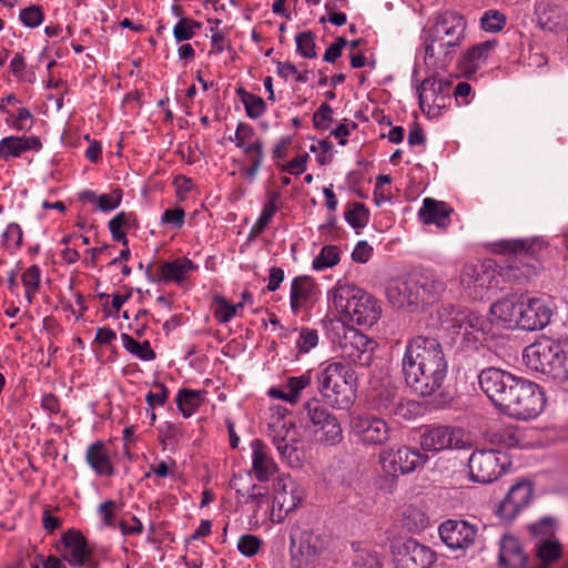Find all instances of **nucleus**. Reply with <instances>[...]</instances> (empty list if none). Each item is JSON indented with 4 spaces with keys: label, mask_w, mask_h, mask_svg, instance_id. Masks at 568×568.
Returning <instances> with one entry per match:
<instances>
[{
    "label": "nucleus",
    "mask_w": 568,
    "mask_h": 568,
    "mask_svg": "<svg viewBox=\"0 0 568 568\" xmlns=\"http://www.w3.org/2000/svg\"><path fill=\"white\" fill-rule=\"evenodd\" d=\"M452 213L453 209L447 203L425 197L418 217L426 225L435 224L439 229H446L450 224Z\"/></svg>",
    "instance_id": "obj_31"
},
{
    "label": "nucleus",
    "mask_w": 568,
    "mask_h": 568,
    "mask_svg": "<svg viewBox=\"0 0 568 568\" xmlns=\"http://www.w3.org/2000/svg\"><path fill=\"white\" fill-rule=\"evenodd\" d=\"M428 462L427 454L408 446L384 448L378 454V463L386 476L410 474Z\"/></svg>",
    "instance_id": "obj_10"
},
{
    "label": "nucleus",
    "mask_w": 568,
    "mask_h": 568,
    "mask_svg": "<svg viewBox=\"0 0 568 568\" xmlns=\"http://www.w3.org/2000/svg\"><path fill=\"white\" fill-rule=\"evenodd\" d=\"M331 334L337 343L342 357L359 366L372 363L376 342L342 321L332 322Z\"/></svg>",
    "instance_id": "obj_7"
},
{
    "label": "nucleus",
    "mask_w": 568,
    "mask_h": 568,
    "mask_svg": "<svg viewBox=\"0 0 568 568\" xmlns=\"http://www.w3.org/2000/svg\"><path fill=\"white\" fill-rule=\"evenodd\" d=\"M333 307L359 326L371 327L382 316L379 302L369 293L348 282L338 281L327 293Z\"/></svg>",
    "instance_id": "obj_4"
},
{
    "label": "nucleus",
    "mask_w": 568,
    "mask_h": 568,
    "mask_svg": "<svg viewBox=\"0 0 568 568\" xmlns=\"http://www.w3.org/2000/svg\"><path fill=\"white\" fill-rule=\"evenodd\" d=\"M240 307H243V303L232 304L224 297H217L215 300L214 316L219 323H229L237 314Z\"/></svg>",
    "instance_id": "obj_48"
},
{
    "label": "nucleus",
    "mask_w": 568,
    "mask_h": 568,
    "mask_svg": "<svg viewBox=\"0 0 568 568\" xmlns=\"http://www.w3.org/2000/svg\"><path fill=\"white\" fill-rule=\"evenodd\" d=\"M527 367L554 379L568 381V341L539 339L523 352Z\"/></svg>",
    "instance_id": "obj_6"
},
{
    "label": "nucleus",
    "mask_w": 568,
    "mask_h": 568,
    "mask_svg": "<svg viewBox=\"0 0 568 568\" xmlns=\"http://www.w3.org/2000/svg\"><path fill=\"white\" fill-rule=\"evenodd\" d=\"M415 290L420 292V303L437 297L444 290V281L433 271L425 270L412 275Z\"/></svg>",
    "instance_id": "obj_34"
},
{
    "label": "nucleus",
    "mask_w": 568,
    "mask_h": 568,
    "mask_svg": "<svg viewBox=\"0 0 568 568\" xmlns=\"http://www.w3.org/2000/svg\"><path fill=\"white\" fill-rule=\"evenodd\" d=\"M250 446L254 477L261 483L268 481L278 471L270 447L260 439H253Z\"/></svg>",
    "instance_id": "obj_24"
},
{
    "label": "nucleus",
    "mask_w": 568,
    "mask_h": 568,
    "mask_svg": "<svg viewBox=\"0 0 568 568\" xmlns=\"http://www.w3.org/2000/svg\"><path fill=\"white\" fill-rule=\"evenodd\" d=\"M201 28V23L189 18H182L173 28V37L178 42L191 40L195 30Z\"/></svg>",
    "instance_id": "obj_50"
},
{
    "label": "nucleus",
    "mask_w": 568,
    "mask_h": 568,
    "mask_svg": "<svg viewBox=\"0 0 568 568\" xmlns=\"http://www.w3.org/2000/svg\"><path fill=\"white\" fill-rule=\"evenodd\" d=\"M20 21L28 28H36L43 21V12L41 7L32 4L20 11Z\"/></svg>",
    "instance_id": "obj_53"
},
{
    "label": "nucleus",
    "mask_w": 568,
    "mask_h": 568,
    "mask_svg": "<svg viewBox=\"0 0 568 568\" xmlns=\"http://www.w3.org/2000/svg\"><path fill=\"white\" fill-rule=\"evenodd\" d=\"M318 393L335 408L347 409L356 399L354 371L341 362L322 363L316 376Z\"/></svg>",
    "instance_id": "obj_5"
},
{
    "label": "nucleus",
    "mask_w": 568,
    "mask_h": 568,
    "mask_svg": "<svg viewBox=\"0 0 568 568\" xmlns=\"http://www.w3.org/2000/svg\"><path fill=\"white\" fill-rule=\"evenodd\" d=\"M41 280V270L38 265H31L22 273V284L26 290V298L31 304Z\"/></svg>",
    "instance_id": "obj_44"
},
{
    "label": "nucleus",
    "mask_w": 568,
    "mask_h": 568,
    "mask_svg": "<svg viewBox=\"0 0 568 568\" xmlns=\"http://www.w3.org/2000/svg\"><path fill=\"white\" fill-rule=\"evenodd\" d=\"M392 556L396 568H430L436 561V554L413 538L393 542Z\"/></svg>",
    "instance_id": "obj_14"
},
{
    "label": "nucleus",
    "mask_w": 568,
    "mask_h": 568,
    "mask_svg": "<svg viewBox=\"0 0 568 568\" xmlns=\"http://www.w3.org/2000/svg\"><path fill=\"white\" fill-rule=\"evenodd\" d=\"M355 564L361 568H382V558L375 550L362 549L356 555Z\"/></svg>",
    "instance_id": "obj_57"
},
{
    "label": "nucleus",
    "mask_w": 568,
    "mask_h": 568,
    "mask_svg": "<svg viewBox=\"0 0 568 568\" xmlns=\"http://www.w3.org/2000/svg\"><path fill=\"white\" fill-rule=\"evenodd\" d=\"M118 509L119 505L114 500H105L99 505L97 511L104 526L111 528L115 527V517Z\"/></svg>",
    "instance_id": "obj_56"
},
{
    "label": "nucleus",
    "mask_w": 568,
    "mask_h": 568,
    "mask_svg": "<svg viewBox=\"0 0 568 568\" xmlns=\"http://www.w3.org/2000/svg\"><path fill=\"white\" fill-rule=\"evenodd\" d=\"M454 327L464 336L478 341L490 332L491 323L486 316L474 311H459L454 317Z\"/></svg>",
    "instance_id": "obj_30"
},
{
    "label": "nucleus",
    "mask_w": 568,
    "mask_h": 568,
    "mask_svg": "<svg viewBox=\"0 0 568 568\" xmlns=\"http://www.w3.org/2000/svg\"><path fill=\"white\" fill-rule=\"evenodd\" d=\"M237 145L243 146V174L247 180L253 181L256 176L263 158L262 144Z\"/></svg>",
    "instance_id": "obj_39"
},
{
    "label": "nucleus",
    "mask_w": 568,
    "mask_h": 568,
    "mask_svg": "<svg viewBox=\"0 0 568 568\" xmlns=\"http://www.w3.org/2000/svg\"><path fill=\"white\" fill-rule=\"evenodd\" d=\"M136 227V216L133 212H119L109 221V230L114 241L128 245L126 231Z\"/></svg>",
    "instance_id": "obj_36"
},
{
    "label": "nucleus",
    "mask_w": 568,
    "mask_h": 568,
    "mask_svg": "<svg viewBox=\"0 0 568 568\" xmlns=\"http://www.w3.org/2000/svg\"><path fill=\"white\" fill-rule=\"evenodd\" d=\"M509 465L507 455L499 450H476L468 459L469 476L473 481L489 484L498 479Z\"/></svg>",
    "instance_id": "obj_12"
},
{
    "label": "nucleus",
    "mask_w": 568,
    "mask_h": 568,
    "mask_svg": "<svg viewBox=\"0 0 568 568\" xmlns=\"http://www.w3.org/2000/svg\"><path fill=\"white\" fill-rule=\"evenodd\" d=\"M480 389L504 414L517 419L537 417L545 407V395L534 382L489 367L478 376Z\"/></svg>",
    "instance_id": "obj_1"
},
{
    "label": "nucleus",
    "mask_w": 568,
    "mask_h": 568,
    "mask_svg": "<svg viewBox=\"0 0 568 568\" xmlns=\"http://www.w3.org/2000/svg\"><path fill=\"white\" fill-rule=\"evenodd\" d=\"M155 390H151L146 394L145 400L150 409H154L156 406H163L169 398V389L160 382L153 384Z\"/></svg>",
    "instance_id": "obj_52"
},
{
    "label": "nucleus",
    "mask_w": 568,
    "mask_h": 568,
    "mask_svg": "<svg viewBox=\"0 0 568 568\" xmlns=\"http://www.w3.org/2000/svg\"><path fill=\"white\" fill-rule=\"evenodd\" d=\"M313 381L312 371L308 369L298 376H291L276 387H271L267 395L272 398L295 405L301 400L304 389L311 387Z\"/></svg>",
    "instance_id": "obj_27"
},
{
    "label": "nucleus",
    "mask_w": 568,
    "mask_h": 568,
    "mask_svg": "<svg viewBox=\"0 0 568 568\" xmlns=\"http://www.w3.org/2000/svg\"><path fill=\"white\" fill-rule=\"evenodd\" d=\"M296 51L303 58L313 59L316 58V45L315 34L312 31H304L295 37Z\"/></svg>",
    "instance_id": "obj_49"
},
{
    "label": "nucleus",
    "mask_w": 568,
    "mask_h": 568,
    "mask_svg": "<svg viewBox=\"0 0 568 568\" xmlns=\"http://www.w3.org/2000/svg\"><path fill=\"white\" fill-rule=\"evenodd\" d=\"M395 399V393L387 390L385 396L383 394L379 395L376 407L383 414H399L405 416L402 413V405L397 404Z\"/></svg>",
    "instance_id": "obj_55"
},
{
    "label": "nucleus",
    "mask_w": 568,
    "mask_h": 568,
    "mask_svg": "<svg viewBox=\"0 0 568 568\" xmlns=\"http://www.w3.org/2000/svg\"><path fill=\"white\" fill-rule=\"evenodd\" d=\"M243 104L245 106L247 116H250L251 119H257L264 113L266 109L264 100L255 94L247 97V100L244 101Z\"/></svg>",
    "instance_id": "obj_63"
},
{
    "label": "nucleus",
    "mask_w": 568,
    "mask_h": 568,
    "mask_svg": "<svg viewBox=\"0 0 568 568\" xmlns=\"http://www.w3.org/2000/svg\"><path fill=\"white\" fill-rule=\"evenodd\" d=\"M351 432L363 445H382L389 439L390 428L387 423L376 416H353Z\"/></svg>",
    "instance_id": "obj_16"
},
{
    "label": "nucleus",
    "mask_w": 568,
    "mask_h": 568,
    "mask_svg": "<svg viewBox=\"0 0 568 568\" xmlns=\"http://www.w3.org/2000/svg\"><path fill=\"white\" fill-rule=\"evenodd\" d=\"M448 364L436 338L417 335L408 339L402 358L406 385L416 394L428 397L444 385Z\"/></svg>",
    "instance_id": "obj_2"
},
{
    "label": "nucleus",
    "mask_w": 568,
    "mask_h": 568,
    "mask_svg": "<svg viewBox=\"0 0 568 568\" xmlns=\"http://www.w3.org/2000/svg\"><path fill=\"white\" fill-rule=\"evenodd\" d=\"M547 242L540 237L508 239L494 243V251L504 255L532 256L536 257L544 248Z\"/></svg>",
    "instance_id": "obj_28"
},
{
    "label": "nucleus",
    "mask_w": 568,
    "mask_h": 568,
    "mask_svg": "<svg viewBox=\"0 0 568 568\" xmlns=\"http://www.w3.org/2000/svg\"><path fill=\"white\" fill-rule=\"evenodd\" d=\"M197 270V265L194 264L187 257H179L171 262H163L160 264L154 274L150 273L148 268L146 275L151 282H175L181 283L186 280L190 273Z\"/></svg>",
    "instance_id": "obj_25"
},
{
    "label": "nucleus",
    "mask_w": 568,
    "mask_h": 568,
    "mask_svg": "<svg viewBox=\"0 0 568 568\" xmlns=\"http://www.w3.org/2000/svg\"><path fill=\"white\" fill-rule=\"evenodd\" d=\"M443 542L452 549H466L470 547L477 536L474 525L465 520H446L438 528Z\"/></svg>",
    "instance_id": "obj_23"
},
{
    "label": "nucleus",
    "mask_w": 568,
    "mask_h": 568,
    "mask_svg": "<svg viewBox=\"0 0 568 568\" xmlns=\"http://www.w3.org/2000/svg\"><path fill=\"white\" fill-rule=\"evenodd\" d=\"M185 212L182 207L168 209L161 216V224L173 230L181 229L184 224Z\"/></svg>",
    "instance_id": "obj_54"
},
{
    "label": "nucleus",
    "mask_w": 568,
    "mask_h": 568,
    "mask_svg": "<svg viewBox=\"0 0 568 568\" xmlns=\"http://www.w3.org/2000/svg\"><path fill=\"white\" fill-rule=\"evenodd\" d=\"M85 462L98 476L112 477L115 473L108 448L102 440L88 446Z\"/></svg>",
    "instance_id": "obj_32"
},
{
    "label": "nucleus",
    "mask_w": 568,
    "mask_h": 568,
    "mask_svg": "<svg viewBox=\"0 0 568 568\" xmlns=\"http://www.w3.org/2000/svg\"><path fill=\"white\" fill-rule=\"evenodd\" d=\"M55 550L64 561L77 568L84 567L92 557L87 538L74 529L63 532L61 540L55 545Z\"/></svg>",
    "instance_id": "obj_17"
},
{
    "label": "nucleus",
    "mask_w": 568,
    "mask_h": 568,
    "mask_svg": "<svg viewBox=\"0 0 568 568\" xmlns=\"http://www.w3.org/2000/svg\"><path fill=\"white\" fill-rule=\"evenodd\" d=\"M555 529L552 519L542 518L529 526V530L535 536H540L536 544V551L539 560L544 565L556 561L562 554V546L558 539L551 537Z\"/></svg>",
    "instance_id": "obj_19"
},
{
    "label": "nucleus",
    "mask_w": 568,
    "mask_h": 568,
    "mask_svg": "<svg viewBox=\"0 0 568 568\" xmlns=\"http://www.w3.org/2000/svg\"><path fill=\"white\" fill-rule=\"evenodd\" d=\"M468 445V437L459 429L448 426H435L420 436V447L426 452L439 453L446 449H462Z\"/></svg>",
    "instance_id": "obj_15"
},
{
    "label": "nucleus",
    "mask_w": 568,
    "mask_h": 568,
    "mask_svg": "<svg viewBox=\"0 0 568 568\" xmlns=\"http://www.w3.org/2000/svg\"><path fill=\"white\" fill-rule=\"evenodd\" d=\"M204 399L205 392L183 388L176 395V406L184 417H190L203 404Z\"/></svg>",
    "instance_id": "obj_37"
},
{
    "label": "nucleus",
    "mask_w": 568,
    "mask_h": 568,
    "mask_svg": "<svg viewBox=\"0 0 568 568\" xmlns=\"http://www.w3.org/2000/svg\"><path fill=\"white\" fill-rule=\"evenodd\" d=\"M263 540L251 534L242 535L237 541V550L245 557H253L261 550Z\"/></svg>",
    "instance_id": "obj_51"
},
{
    "label": "nucleus",
    "mask_w": 568,
    "mask_h": 568,
    "mask_svg": "<svg viewBox=\"0 0 568 568\" xmlns=\"http://www.w3.org/2000/svg\"><path fill=\"white\" fill-rule=\"evenodd\" d=\"M466 30V20L455 11L439 13L434 22L423 30L424 60L434 68H445L453 53L460 47Z\"/></svg>",
    "instance_id": "obj_3"
},
{
    "label": "nucleus",
    "mask_w": 568,
    "mask_h": 568,
    "mask_svg": "<svg viewBox=\"0 0 568 568\" xmlns=\"http://www.w3.org/2000/svg\"><path fill=\"white\" fill-rule=\"evenodd\" d=\"M320 336L315 328L302 327L295 342L296 349L301 354L311 352L318 345Z\"/></svg>",
    "instance_id": "obj_47"
},
{
    "label": "nucleus",
    "mask_w": 568,
    "mask_h": 568,
    "mask_svg": "<svg viewBox=\"0 0 568 568\" xmlns=\"http://www.w3.org/2000/svg\"><path fill=\"white\" fill-rule=\"evenodd\" d=\"M535 14L538 26L542 30L552 31L557 27L560 18V8L548 1H539L535 6Z\"/></svg>",
    "instance_id": "obj_40"
},
{
    "label": "nucleus",
    "mask_w": 568,
    "mask_h": 568,
    "mask_svg": "<svg viewBox=\"0 0 568 568\" xmlns=\"http://www.w3.org/2000/svg\"><path fill=\"white\" fill-rule=\"evenodd\" d=\"M318 286L308 275H300L292 280L290 307L294 315H300L313 307L317 300Z\"/></svg>",
    "instance_id": "obj_22"
},
{
    "label": "nucleus",
    "mask_w": 568,
    "mask_h": 568,
    "mask_svg": "<svg viewBox=\"0 0 568 568\" xmlns=\"http://www.w3.org/2000/svg\"><path fill=\"white\" fill-rule=\"evenodd\" d=\"M523 320L520 328L537 331L546 327L552 317V302L547 297H529L524 295Z\"/></svg>",
    "instance_id": "obj_20"
},
{
    "label": "nucleus",
    "mask_w": 568,
    "mask_h": 568,
    "mask_svg": "<svg viewBox=\"0 0 568 568\" xmlns=\"http://www.w3.org/2000/svg\"><path fill=\"white\" fill-rule=\"evenodd\" d=\"M524 295H508L490 306L491 314L507 328H520Z\"/></svg>",
    "instance_id": "obj_29"
},
{
    "label": "nucleus",
    "mask_w": 568,
    "mask_h": 568,
    "mask_svg": "<svg viewBox=\"0 0 568 568\" xmlns=\"http://www.w3.org/2000/svg\"><path fill=\"white\" fill-rule=\"evenodd\" d=\"M41 145L42 144H0V158L4 160L18 158L29 150L39 151Z\"/></svg>",
    "instance_id": "obj_59"
},
{
    "label": "nucleus",
    "mask_w": 568,
    "mask_h": 568,
    "mask_svg": "<svg viewBox=\"0 0 568 568\" xmlns=\"http://www.w3.org/2000/svg\"><path fill=\"white\" fill-rule=\"evenodd\" d=\"M307 159V153L300 154L285 164H278V169L290 174L300 175L306 170Z\"/></svg>",
    "instance_id": "obj_62"
},
{
    "label": "nucleus",
    "mask_w": 568,
    "mask_h": 568,
    "mask_svg": "<svg viewBox=\"0 0 568 568\" xmlns=\"http://www.w3.org/2000/svg\"><path fill=\"white\" fill-rule=\"evenodd\" d=\"M524 552L519 540L510 535H506L500 540L499 560L508 558L510 556H517Z\"/></svg>",
    "instance_id": "obj_61"
},
{
    "label": "nucleus",
    "mask_w": 568,
    "mask_h": 568,
    "mask_svg": "<svg viewBox=\"0 0 568 568\" xmlns=\"http://www.w3.org/2000/svg\"><path fill=\"white\" fill-rule=\"evenodd\" d=\"M22 230L17 223H10L2 233V242L9 248H18L22 243Z\"/></svg>",
    "instance_id": "obj_60"
},
{
    "label": "nucleus",
    "mask_w": 568,
    "mask_h": 568,
    "mask_svg": "<svg viewBox=\"0 0 568 568\" xmlns=\"http://www.w3.org/2000/svg\"><path fill=\"white\" fill-rule=\"evenodd\" d=\"M121 341L124 349L132 356L144 362H151L155 359V352L152 349L149 341L139 342L128 333L121 334Z\"/></svg>",
    "instance_id": "obj_41"
},
{
    "label": "nucleus",
    "mask_w": 568,
    "mask_h": 568,
    "mask_svg": "<svg viewBox=\"0 0 568 568\" xmlns=\"http://www.w3.org/2000/svg\"><path fill=\"white\" fill-rule=\"evenodd\" d=\"M493 42L484 41L468 49L458 61V69L467 79H471L481 63L486 61Z\"/></svg>",
    "instance_id": "obj_33"
},
{
    "label": "nucleus",
    "mask_w": 568,
    "mask_h": 568,
    "mask_svg": "<svg viewBox=\"0 0 568 568\" xmlns=\"http://www.w3.org/2000/svg\"><path fill=\"white\" fill-rule=\"evenodd\" d=\"M345 220L353 229H363L369 220V212L363 203H353L345 211Z\"/></svg>",
    "instance_id": "obj_45"
},
{
    "label": "nucleus",
    "mask_w": 568,
    "mask_h": 568,
    "mask_svg": "<svg viewBox=\"0 0 568 568\" xmlns=\"http://www.w3.org/2000/svg\"><path fill=\"white\" fill-rule=\"evenodd\" d=\"M274 445L284 462H286L291 467H298L302 464L304 453L300 447L297 440L291 438H280L278 436L274 437Z\"/></svg>",
    "instance_id": "obj_38"
},
{
    "label": "nucleus",
    "mask_w": 568,
    "mask_h": 568,
    "mask_svg": "<svg viewBox=\"0 0 568 568\" xmlns=\"http://www.w3.org/2000/svg\"><path fill=\"white\" fill-rule=\"evenodd\" d=\"M230 487L235 490L242 501L261 503L266 499L267 493L258 485L253 484L248 475L235 474L230 480Z\"/></svg>",
    "instance_id": "obj_35"
},
{
    "label": "nucleus",
    "mask_w": 568,
    "mask_h": 568,
    "mask_svg": "<svg viewBox=\"0 0 568 568\" xmlns=\"http://www.w3.org/2000/svg\"><path fill=\"white\" fill-rule=\"evenodd\" d=\"M122 201V191L120 189H115L110 193H104L99 195L97 199V206L99 210L109 212L115 210Z\"/></svg>",
    "instance_id": "obj_58"
},
{
    "label": "nucleus",
    "mask_w": 568,
    "mask_h": 568,
    "mask_svg": "<svg viewBox=\"0 0 568 568\" xmlns=\"http://www.w3.org/2000/svg\"><path fill=\"white\" fill-rule=\"evenodd\" d=\"M328 538L320 530L304 529L291 535V559L295 568H304L327 549Z\"/></svg>",
    "instance_id": "obj_11"
},
{
    "label": "nucleus",
    "mask_w": 568,
    "mask_h": 568,
    "mask_svg": "<svg viewBox=\"0 0 568 568\" xmlns=\"http://www.w3.org/2000/svg\"><path fill=\"white\" fill-rule=\"evenodd\" d=\"M506 14L499 10H487L480 18V27L486 32H498L506 26Z\"/></svg>",
    "instance_id": "obj_46"
},
{
    "label": "nucleus",
    "mask_w": 568,
    "mask_h": 568,
    "mask_svg": "<svg viewBox=\"0 0 568 568\" xmlns=\"http://www.w3.org/2000/svg\"><path fill=\"white\" fill-rule=\"evenodd\" d=\"M339 260L341 250L336 245H325L322 247L320 254L314 257L312 267L315 271H323L337 265Z\"/></svg>",
    "instance_id": "obj_43"
},
{
    "label": "nucleus",
    "mask_w": 568,
    "mask_h": 568,
    "mask_svg": "<svg viewBox=\"0 0 568 568\" xmlns=\"http://www.w3.org/2000/svg\"><path fill=\"white\" fill-rule=\"evenodd\" d=\"M450 89L449 80L436 75L427 77L417 88L420 109L427 110L428 113L432 110L444 109L450 101Z\"/></svg>",
    "instance_id": "obj_18"
},
{
    "label": "nucleus",
    "mask_w": 568,
    "mask_h": 568,
    "mask_svg": "<svg viewBox=\"0 0 568 568\" xmlns=\"http://www.w3.org/2000/svg\"><path fill=\"white\" fill-rule=\"evenodd\" d=\"M494 440L507 448H511L519 445L520 436L511 428H504L494 434Z\"/></svg>",
    "instance_id": "obj_64"
},
{
    "label": "nucleus",
    "mask_w": 568,
    "mask_h": 568,
    "mask_svg": "<svg viewBox=\"0 0 568 568\" xmlns=\"http://www.w3.org/2000/svg\"><path fill=\"white\" fill-rule=\"evenodd\" d=\"M308 419V429L316 442L335 446L343 440V429L337 417L329 412L317 398H311L304 404Z\"/></svg>",
    "instance_id": "obj_8"
},
{
    "label": "nucleus",
    "mask_w": 568,
    "mask_h": 568,
    "mask_svg": "<svg viewBox=\"0 0 568 568\" xmlns=\"http://www.w3.org/2000/svg\"><path fill=\"white\" fill-rule=\"evenodd\" d=\"M386 296L397 308L420 304V292L415 290L412 275L406 278H392L386 286Z\"/></svg>",
    "instance_id": "obj_26"
},
{
    "label": "nucleus",
    "mask_w": 568,
    "mask_h": 568,
    "mask_svg": "<svg viewBox=\"0 0 568 568\" xmlns=\"http://www.w3.org/2000/svg\"><path fill=\"white\" fill-rule=\"evenodd\" d=\"M305 498V490L291 475H280L273 484V504L270 519L280 524L298 508Z\"/></svg>",
    "instance_id": "obj_9"
},
{
    "label": "nucleus",
    "mask_w": 568,
    "mask_h": 568,
    "mask_svg": "<svg viewBox=\"0 0 568 568\" xmlns=\"http://www.w3.org/2000/svg\"><path fill=\"white\" fill-rule=\"evenodd\" d=\"M460 284L473 298H483L498 285V272L491 261L465 264L460 273Z\"/></svg>",
    "instance_id": "obj_13"
},
{
    "label": "nucleus",
    "mask_w": 568,
    "mask_h": 568,
    "mask_svg": "<svg viewBox=\"0 0 568 568\" xmlns=\"http://www.w3.org/2000/svg\"><path fill=\"white\" fill-rule=\"evenodd\" d=\"M531 496L532 485L530 481H517L499 503L496 510L497 516L505 521L514 520L529 505Z\"/></svg>",
    "instance_id": "obj_21"
},
{
    "label": "nucleus",
    "mask_w": 568,
    "mask_h": 568,
    "mask_svg": "<svg viewBox=\"0 0 568 568\" xmlns=\"http://www.w3.org/2000/svg\"><path fill=\"white\" fill-rule=\"evenodd\" d=\"M278 194L272 193L268 197V201L263 205L262 212L258 219L255 221L252 226L251 233L254 235L261 234L266 226L270 224L275 213L278 210L277 206Z\"/></svg>",
    "instance_id": "obj_42"
}]
</instances>
